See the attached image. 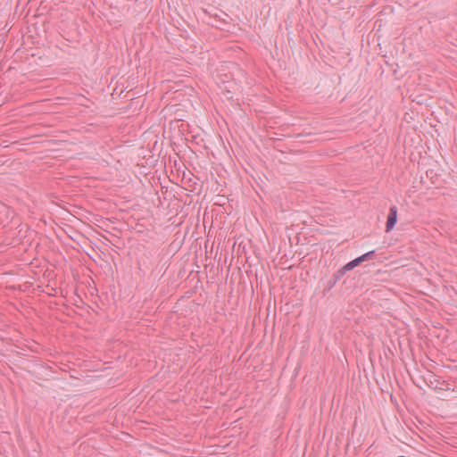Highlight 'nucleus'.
I'll list each match as a JSON object with an SVG mask.
<instances>
[{"label": "nucleus", "mask_w": 457, "mask_h": 457, "mask_svg": "<svg viewBox=\"0 0 457 457\" xmlns=\"http://www.w3.org/2000/svg\"><path fill=\"white\" fill-rule=\"evenodd\" d=\"M13 211H12L8 206L4 204H0V215L5 217V219L0 218V225L5 227L6 224L9 222V220H12L13 218Z\"/></svg>", "instance_id": "nucleus-2"}, {"label": "nucleus", "mask_w": 457, "mask_h": 457, "mask_svg": "<svg viewBox=\"0 0 457 457\" xmlns=\"http://www.w3.org/2000/svg\"><path fill=\"white\" fill-rule=\"evenodd\" d=\"M375 256V251H370L360 256V259L361 260V262L369 260H372Z\"/></svg>", "instance_id": "nucleus-5"}, {"label": "nucleus", "mask_w": 457, "mask_h": 457, "mask_svg": "<svg viewBox=\"0 0 457 457\" xmlns=\"http://www.w3.org/2000/svg\"><path fill=\"white\" fill-rule=\"evenodd\" d=\"M345 272L340 268L338 270H337L331 277V278L328 281V289H331L336 286L338 280H340Z\"/></svg>", "instance_id": "nucleus-3"}, {"label": "nucleus", "mask_w": 457, "mask_h": 457, "mask_svg": "<svg viewBox=\"0 0 457 457\" xmlns=\"http://www.w3.org/2000/svg\"><path fill=\"white\" fill-rule=\"evenodd\" d=\"M397 221V207L393 205L389 209V213L387 216L386 223V231H391L395 226Z\"/></svg>", "instance_id": "nucleus-1"}, {"label": "nucleus", "mask_w": 457, "mask_h": 457, "mask_svg": "<svg viewBox=\"0 0 457 457\" xmlns=\"http://www.w3.org/2000/svg\"><path fill=\"white\" fill-rule=\"evenodd\" d=\"M302 136H303L302 134H298L296 137H301Z\"/></svg>", "instance_id": "nucleus-6"}, {"label": "nucleus", "mask_w": 457, "mask_h": 457, "mask_svg": "<svg viewBox=\"0 0 457 457\" xmlns=\"http://www.w3.org/2000/svg\"><path fill=\"white\" fill-rule=\"evenodd\" d=\"M361 263V260L360 259V256L353 259V261L347 262L345 265L342 267V270L346 273L347 271L352 270L358 265Z\"/></svg>", "instance_id": "nucleus-4"}]
</instances>
